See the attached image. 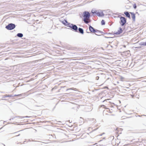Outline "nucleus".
<instances>
[{
	"mask_svg": "<svg viewBox=\"0 0 146 146\" xmlns=\"http://www.w3.org/2000/svg\"><path fill=\"white\" fill-rule=\"evenodd\" d=\"M89 29L90 31L92 33H95L96 32L98 33H103V32L102 31H101L95 29L94 28L90 25L89 26Z\"/></svg>",
	"mask_w": 146,
	"mask_h": 146,
	"instance_id": "7ed1b4c3",
	"label": "nucleus"
},
{
	"mask_svg": "<svg viewBox=\"0 0 146 146\" xmlns=\"http://www.w3.org/2000/svg\"><path fill=\"white\" fill-rule=\"evenodd\" d=\"M25 117H28L26 116Z\"/></svg>",
	"mask_w": 146,
	"mask_h": 146,
	"instance_id": "7c9ffc66",
	"label": "nucleus"
},
{
	"mask_svg": "<svg viewBox=\"0 0 146 146\" xmlns=\"http://www.w3.org/2000/svg\"><path fill=\"white\" fill-rule=\"evenodd\" d=\"M17 36L20 38H21L23 36V35L22 33H18L17 35Z\"/></svg>",
	"mask_w": 146,
	"mask_h": 146,
	"instance_id": "f8f14e48",
	"label": "nucleus"
},
{
	"mask_svg": "<svg viewBox=\"0 0 146 146\" xmlns=\"http://www.w3.org/2000/svg\"><path fill=\"white\" fill-rule=\"evenodd\" d=\"M19 117H20V118H22V116H19Z\"/></svg>",
	"mask_w": 146,
	"mask_h": 146,
	"instance_id": "c85d7f7f",
	"label": "nucleus"
},
{
	"mask_svg": "<svg viewBox=\"0 0 146 146\" xmlns=\"http://www.w3.org/2000/svg\"><path fill=\"white\" fill-rule=\"evenodd\" d=\"M105 106L104 105H102L101 106V107H104Z\"/></svg>",
	"mask_w": 146,
	"mask_h": 146,
	"instance_id": "b1692460",
	"label": "nucleus"
},
{
	"mask_svg": "<svg viewBox=\"0 0 146 146\" xmlns=\"http://www.w3.org/2000/svg\"><path fill=\"white\" fill-rule=\"evenodd\" d=\"M20 135V134H19L18 135L16 136H19Z\"/></svg>",
	"mask_w": 146,
	"mask_h": 146,
	"instance_id": "cd10ccee",
	"label": "nucleus"
},
{
	"mask_svg": "<svg viewBox=\"0 0 146 146\" xmlns=\"http://www.w3.org/2000/svg\"><path fill=\"white\" fill-rule=\"evenodd\" d=\"M82 16L84 17L83 21L84 23L86 24H88L90 22L89 20L90 19V14L89 12L85 11L83 13Z\"/></svg>",
	"mask_w": 146,
	"mask_h": 146,
	"instance_id": "f257e3e1",
	"label": "nucleus"
},
{
	"mask_svg": "<svg viewBox=\"0 0 146 146\" xmlns=\"http://www.w3.org/2000/svg\"><path fill=\"white\" fill-rule=\"evenodd\" d=\"M139 45L140 46H146V42H141L139 43Z\"/></svg>",
	"mask_w": 146,
	"mask_h": 146,
	"instance_id": "4468645a",
	"label": "nucleus"
},
{
	"mask_svg": "<svg viewBox=\"0 0 146 146\" xmlns=\"http://www.w3.org/2000/svg\"><path fill=\"white\" fill-rule=\"evenodd\" d=\"M110 100L109 99H106V100H104V101H103V102H104L105 101H107V100Z\"/></svg>",
	"mask_w": 146,
	"mask_h": 146,
	"instance_id": "4be33fe9",
	"label": "nucleus"
},
{
	"mask_svg": "<svg viewBox=\"0 0 146 146\" xmlns=\"http://www.w3.org/2000/svg\"><path fill=\"white\" fill-rule=\"evenodd\" d=\"M108 34H111V33H108Z\"/></svg>",
	"mask_w": 146,
	"mask_h": 146,
	"instance_id": "c756f323",
	"label": "nucleus"
},
{
	"mask_svg": "<svg viewBox=\"0 0 146 146\" xmlns=\"http://www.w3.org/2000/svg\"><path fill=\"white\" fill-rule=\"evenodd\" d=\"M131 15V17L133 21H135V15L133 12H130Z\"/></svg>",
	"mask_w": 146,
	"mask_h": 146,
	"instance_id": "6e6552de",
	"label": "nucleus"
},
{
	"mask_svg": "<svg viewBox=\"0 0 146 146\" xmlns=\"http://www.w3.org/2000/svg\"><path fill=\"white\" fill-rule=\"evenodd\" d=\"M87 33H90V32H87Z\"/></svg>",
	"mask_w": 146,
	"mask_h": 146,
	"instance_id": "473e14b6",
	"label": "nucleus"
},
{
	"mask_svg": "<svg viewBox=\"0 0 146 146\" xmlns=\"http://www.w3.org/2000/svg\"><path fill=\"white\" fill-rule=\"evenodd\" d=\"M71 24V23L68 22V21H67V22H66V23H65V24L64 25L67 26V27H69V26H70Z\"/></svg>",
	"mask_w": 146,
	"mask_h": 146,
	"instance_id": "ddd939ff",
	"label": "nucleus"
},
{
	"mask_svg": "<svg viewBox=\"0 0 146 146\" xmlns=\"http://www.w3.org/2000/svg\"><path fill=\"white\" fill-rule=\"evenodd\" d=\"M138 116L140 117V116L139 115H138Z\"/></svg>",
	"mask_w": 146,
	"mask_h": 146,
	"instance_id": "c9c22d12",
	"label": "nucleus"
},
{
	"mask_svg": "<svg viewBox=\"0 0 146 146\" xmlns=\"http://www.w3.org/2000/svg\"><path fill=\"white\" fill-rule=\"evenodd\" d=\"M93 14L96 15L98 16L99 17H102L104 16V14L103 13L102 10H95L94 12H93L92 11H91Z\"/></svg>",
	"mask_w": 146,
	"mask_h": 146,
	"instance_id": "f03ea898",
	"label": "nucleus"
},
{
	"mask_svg": "<svg viewBox=\"0 0 146 146\" xmlns=\"http://www.w3.org/2000/svg\"><path fill=\"white\" fill-rule=\"evenodd\" d=\"M120 80L121 81H123V80L124 79V78L122 77V76H121L120 77Z\"/></svg>",
	"mask_w": 146,
	"mask_h": 146,
	"instance_id": "a211bd4d",
	"label": "nucleus"
},
{
	"mask_svg": "<svg viewBox=\"0 0 146 146\" xmlns=\"http://www.w3.org/2000/svg\"><path fill=\"white\" fill-rule=\"evenodd\" d=\"M95 34L97 35H98V36H100V35H97V34H96V33H95Z\"/></svg>",
	"mask_w": 146,
	"mask_h": 146,
	"instance_id": "bb28decb",
	"label": "nucleus"
},
{
	"mask_svg": "<svg viewBox=\"0 0 146 146\" xmlns=\"http://www.w3.org/2000/svg\"><path fill=\"white\" fill-rule=\"evenodd\" d=\"M104 37L106 38H112L113 37H108L106 36H104Z\"/></svg>",
	"mask_w": 146,
	"mask_h": 146,
	"instance_id": "412c9836",
	"label": "nucleus"
},
{
	"mask_svg": "<svg viewBox=\"0 0 146 146\" xmlns=\"http://www.w3.org/2000/svg\"><path fill=\"white\" fill-rule=\"evenodd\" d=\"M133 7L134 9H136L137 8V6L136 5V4H134L133 5Z\"/></svg>",
	"mask_w": 146,
	"mask_h": 146,
	"instance_id": "6ab92c4d",
	"label": "nucleus"
},
{
	"mask_svg": "<svg viewBox=\"0 0 146 146\" xmlns=\"http://www.w3.org/2000/svg\"><path fill=\"white\" fill-rule=\"evenodd\" d=\"M25 93H22V94H18V95H13V97L16 96H18L19 97H24L25 96Z\"/></svg>",
	"mask_w": 146,
	"mask_h": 146,
	"instance_id": "9d476101",
	"label": "nucleus"
},
{
	"mask_svg": "<svg viewBox=\"0 0 146 146\" xmlns=\"http://www.w3.org/2000/svg\"><path fill=\"white\" fill-rule=\"evenodd\" d=\"M78 32L80 33H81L82 34H84V30H83V29H82V28H79L78 29Z\"/></svg>",
	"mask_w": 146,
	"mask_h": 146,
	"instance_id": "9b49d317",
	"label": "nucleus"
},
{
	"mask_svg": "<svg viewBox=\"0 0 146 146\" xmlns=\"http://www.w3.org/2000/svg\"><path fill=\"white\" fill-rule=\"evenodd\" d=\"M25 142V141H24L23 143H24Z\"/></svg>",
	"mask_w": 146,
	"mask_h": 146,
	"instance_id": "f704fd0d",
	"label": "nucleus"
},
{
	"mask_svg": "<svg viewBox=\"0 0 146 146\" xmlns=\"http://www.w3.org/2000/svg\"><path fill=\"white\" fill-rule=\"evenodd\" d=\"M16 27V25L14 24L10 23L5 27V28L8 30H12L14 29Z\"/></svg>",
	"mask_w": 146,
	"mask_h": 146,
	"instance_id": "20e7f679",
	"label": "nucleus"
},
{
	"mask_svg": "<svg viewBox=\"0 0 146 146\" xmlns=\"http://www.w3.org/2000/svg\"><path fill=\"white\" fill-rule=\"evenodd\" d=\"M7 96V94H6L5 95H3V96H2V98H6V97H7V96Z\"/></svg>",
	"mask_w": 146,
	"mask_h": 146,
	"instance_id": "aec40b11",
	"label": "nucleus"
},
{
	"mask_svg": "<svg viewBox=\"0 0 146 146\" xmlns=\"http://www.w3.org/2000/svg\"><path fill=\"white\" fill-rule=\"evenodd\" d=\"M123 32V30L122 29L121 27H119V30H118V31L116 33H114L116 35H119Z\"/></svg>",
	"mask_w": 146,
	"mask_h": 146,
	"instance_id": "0eeeda50",
	"label": "nucleus"
},
{
	"mask_svg": "<svg viewBox=\"0 0 146 146\" xmlns=\"http://www.w3.org/2000/svg\"><path fill=\"white\" fill-rule=\"evenodd\" d=\"M72 90L73 89L72 88H69V89H67L66 90V91H68V90Z\"/></svg>",
	"mask_w": 146,
	"mask_h": 146,
	"instance_id": "5701e85b",
	"label": "nucleus"
},
{
	"mask_svg": "<svg viewBox=\"0 0 146 146\" xmlns=\"http://www.w3.org/2000/svg\"><path fill=\"white\" fill-rule=\"evenodd\" d=\"M67 20L64 19V20L62 21V23L64 25L65 24V23L67 22Z\"/></svg>",
	"mask_w": 146,
	"mask_h": 146,
	"instance_id": "dca6fc26",
	"label": "nucleus"
},
{
	"mask_svg": "<svg viewBox=\"0 0 146 146\" xmlns=\"http://www.w3.org/2000/svg\"><path fill=\"white\" fill-rule=\"evenodd\" d=\"M6 96L9 97H13V95H7V96Z\"/></svg>",
	"mask_w": 146,
	"mask_h": 146,
	"instance_id": "f3484780",
	"label": "nucleus"
},
{
	"mask_svg": "<svg viewBox=\"0 0 146 146\" xmlns=\"http://www.w3.org/2000/svg\"><path fill=\"white\" fill-rule=\"evenodd\" d=\"M124 14L129 19L130 18V15L128 11H125Z\"/></svg>",
	"mask_w": 146,
	"mask_h": 146,
	"instance_id": "1a4fd4ad",
	"label": "nucleus"
},
{
	"mask_svg": "<svg viewBox=\"0 0 146 146\" xmlns=\"http://www.w3.org/2000/svg\"><path fill=\"white\" fill-rule=\"evenodd\" d=\"M101 23L102 25H104L105 24V22L104 20H102Z\"/></svg>",
	"mask_w": 146,
	"mask_h": 146,
	"instance_id": "2eb2a0df",
	"label": "nucleus"
},
{
	"mask_svg": "<svg viewBox=\"0 0 146 146\" xmlns=\"http://www.w3.org/2000/svg\"><path fill=\"white\" fill-rule=\"evenodd\" d=\"M119 23L121 26H124L126 23V19L124 17L121 16Z\"/></svg>",
	"mask_w": 146,
	"mask_h": 146,
	"instance_id": "39448f33",
	"label": "nucleus"
},
{
	"mask_svg": "<svg viewBox=\"0 0 146 146\" xmlns=\"http://www.w3.org/2000/svg\"><path fill=\"white\" fill-rule=\"evenodd\" d=\"M144 125L146 126V120L145 121V122L144 123Z\"/></svg>",
	"mask_w": 146,
	"mask_h": 146,
	"instance_id": "393cba45",
	"label": "nucleus"
},
{
	"mask_svg": "<svg viewBox=\"0 0 146 146\" xmlns=\"http://www.w3.org/2000/svg\"><path fill=\"white\" fill-rule=\"evenodd\" d=\"M69 26V27L71 28L72 31H74L76 32H78V27L76 25L71 24Z\"/></svg>",
	"mask_w": 146,
	"mask_h": 146,
	"instance_id": "423d86ee",
	"label": "nucleus"
},
{
	"mask_svg": "<svg viewBox=\"0 0 146 146\" xmlns=\"http://www.w3.org/2000/svg\"><path fill=\"white\" fill-rule=\"evenodd\" d=\"M2 128V127H1V128H0V130Z\"/></svg>",
	"mask_w": 146,
	"mask_h": 146,
	"instance_id": "2f4dec72",
	"label": "nucleus"
},
{
	"mask_svg": "<svg viewBox=\"0 0 146 146\" xmlns=\"http://www.w3.org/2000/svg\"><path fill=\"white\" fill-rule=\"evenodd\" d=\"M102 34H103L104 35H105V34H107V33H105L104 32H103V33H102Z\"/></svg>",
	"mask_w": 146,
	"mask_h": 146,
	"instance_id": "a878e982",
	"label": "nucleus"
},
{
	"mask_svg": "<svg viewBox=\"0 0 146 146\" xmlns=\"http://www.w3.org/2000/svg\"><path fill=\"white\" fill-rule=\"evenodd\" d=\"M145 115H143V116H145ZM142 116H143V115H142Z\"/></svg>",
	"mask_w": 146,
	"mask_h": 146,
	"instance_id": "72a5a7b5",
	"label": "nucleus"
}]
</instances>
